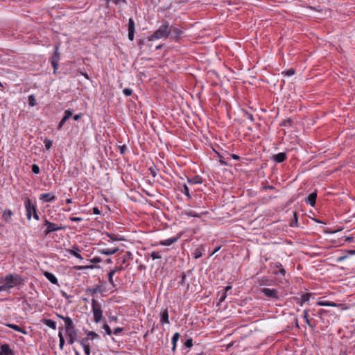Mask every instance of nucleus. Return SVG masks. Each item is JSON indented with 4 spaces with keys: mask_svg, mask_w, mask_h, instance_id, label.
Segmentation results:
<instances>
[{
    "mask_svg": "<svg viewBox=\"0 0 355 355\" xmlns=\"http://www.w3.org/2000/svg\"><path fill=\"white\" fill-rule=\"evenodd\" d=\"M89 340V338L87 336L86 338L85 339H83L81 341H80V345H83L84 344L85 345H89L88 343V340Z\"/></svg>",
    "mask_w": 355,
    "mask_h": 355,
    "instance_id": "obj_49",
    "label": "nucleus"
},
{
    "mask_svg": "<svg viewBox=\"0 0 355 355\" xmlns=\"http://www.w3.org/2000/svg\"><path fill=\"white\" fill-rule=\"evenodd\" d=\"M67 120H68V119H65V117L63 116V118L62 119V120L60 121V123L58 124V130L62 129V126L64 125V124L67 121Z\"/></svg>",
    "mask_w": 355,
    "mask_h": 355,
    "instance_id": "obj_39",
    "label": "nucleus"
},
{
    "mask_svg": "<svg viewBox=\"0 0 355 355\" xmlns=\"http://www.w3.org/2000/svg\"><path fill=\"white\" fill-rule=\"evenodd\" d=\"M44 225L46 226V229L44 231V234L49 235L50 233L58 230H61L64 229V227L62 225H58V224L53 223L45 219Z\"/></svg>",
    "mask_w": 355,
    "mask_h": 355,
    "instance_id": "obj_5",
    "label": "nucleus"
},
{
    "mask_svg": "<svg viewBox=\"0 0 355 355\" xmlns=\"http://www.w3.org/2000/svg\"><path fill=\"white\" fill-rule=\"evenodd\" d=\"M305 322L309 326L311 327V328H313V326L311 324V322H310V320L309 318H306V320H305Z\"/></svg>",
    "mask_w": 355,
    "mask_h": 355,
    "instance_id": "obj_63",
    "label": "nucleus"
},
{
    "mask_svg": "<svg viewBox=\"0 0 355 355\" xmlns=\"http://www.w3.org/2000/svg\"><path fill=\"white\" fill-rule=\"evenodd\" d=\"M83 218L80 217H70V220L73 222H80L82 221Z\"/></svg>",
    "mask_w": 355,
    "mask_h": 355,
    "instance_id": "obj_48",
    "label": "nucleus"
},
{
    "mask_svg": "<svg viewBox=\"0 0 355 355\" xmlns=\"http://www.w3.org/2000/svg\"><path fill=\"white\" fill-rule=\"evenodd\" d=\"M111 1L116 4H119V3H121V2L125 1V0H111Z\"/></svg>",
    "mask_w": 355,
    "mask_h": 355,
    "instance_id": "obj_55",
    "label": "nucleus"
},
{
    "mask_svg": "<svg viewBox=\"0 0 355 355\" xmlns=\"http://www.w3.org/2000/svg\"><path fill=\"white\" fill-rule=\"evenodd\" d=\"M119 250L118 248L111 249H102L100 250L101 254L105 255H111L115 254Z\"/></svg>",
    "mask_w": 355,
    "mask_h": 355,
    "instance_id": "obj_18",
    "label": "nucleus"
},
{
    "mask_svg": "<svg viewBox=\"0 0 355 355\" xmlns=\"http://www.w3.org/2000/svg\"><path fill=\"white\" fill-rule=\"evenodd\" d=\"M51 62L53 67L54 71H55L58 69L59 61H57L56 60H51Z\"/></svg>",
    "mask_w": 355,
    "mask_h": 355,
    "instance_id": "obj_38",
    "label": "nucleus"
},
{
    "mask_svg": "<svg viewBox=\"0 0 355 355\" xmlns=\"http://www.w3.org/2000/svg\"><path fill=\"white\" fill-rule=\"evenodd\" d=\"M69 253L71 254H72L73 256L76 257V258L82 260L83 259V257L82 256L79 254V252H80V249L76 248L75 249H71L69 250Z\"/></svg>",
    "mask_w": 355,
    "mask_h": 355,
    "instance_id": "obj_24",
    "label": "nucleus"
},
{
    "mask_svg": "<svg viewBox=\"0 0 355 355\" xmlns=\"http://www.w3.org/2000/svg\"><path fill=\"white\" fill-rule=\"evenodd\" d=\"M123 270V266H119V267H116L114 270H112V271H114V274L117 272H119L121 270Z\"/></svg>",
    "mask_w": 355,
    "mask_h": 355,
    "instance_id": "obj_51",
    "label": "nucleus"
},
{
    "mask_svg": "<svg viewBox=\"0 0 355 355\" xmlns=\"http://www.w3.org/2000/svg\"><path fill=\"white\" fill-rule=\"evenodd\" d=\"M160 322L162 324H164V323L168 324L169 323L168 313V311L166 309L164 310L162 312Z\"/></svg>",
    "mask_w": 355,
    "mask_h": 355,
    "instance_id": "obj_19",
    "label": "nucleus"
},
{
    "mask_svg": "<svg viewBox=\"0 0 355 355\" xmlns=\"http://www.w3.org/2000/svg\"><path fill=\"white\" fill-rule=\"evenodd\" d=\"M188 182L191 184H201L202 182V178L196 176L191 179H189Z\"/></svg>",
    "mask_w": 355,
    "mask_h": 355,
    "instance_id": "obj_26",
    "label": "nucleus"
},
{
    "mask_svg": "<svg viewBox=\"0 0 355 355\" xmlns=\"http://www.w3.org/2000/svg\"><path fill=\"white\" fill-rule=\"evenodd\" d=\"M13 213L10 209H6L3 211L2 214V218L6 223H10L11 220V217L12 216Z\"/></svg>",
    "mask_w": 355,
    "mask_h": 355,
    "instance_id": "obj_14",
    "label": "nucleus"
},
{
    "mask_svg": "<svg viewBox=\"0 0 355 355\" xmlns=\"http://www.w3.org/2000/svg\"><path fill=\"white\" fill-rule=\"evenodd\" d=\"M347 257H348V255H345V256L340 257L338 258V261H343V260L346 259Z\"/></svg>",
    "mask_w": 355,
    "mask_h": 355,
    "instance_id": "obj_57",
    "label": "nucleus"
},
{
    "mask_svg": "<svg viewBox=\"0 0 355 355\" xmlns=\"http://www.w3.org/2000/svg\"><path fill=\"white\" fill-rule=\"evenodd\" d=\"M80 118V114H76V115L73 116V119H74L75 121H78Z\"/></svg>",
    "mask_w": 355,
    "mask_h": 355,
    "instance_id": "obj_62",
    "label": "nucleus"
},
{
    "mask_svg": "<svg viewBox=\"0 0 355 355\" xmlns=\"http://www.w3.org/2000/svg\"><path fill=\"white\" fill-rule=\"evenodd\" d=\"M93 213L94 214H99L100 211H99V210H98V209L97 207H94L93 208Z\"/></svg>",
    "mask_w": 355,
    "mask_h": 355,
    "instance_id": "obj_56",
    "label": "nucleus"
},
{
    "mask_svg": "<svg viewBox=\"0 0 355 355\" xmlns=\"http://www.w3.org/2000/svg\"><path fill=\"white\" fill-rule=\"evenodd\" d=\"M231 288H232V286H227L225 288V289H224L223 292H225V293H227L229 290H230Z\"/></svg>",
    "mask_w": 355,
    "mask_h": 355,
    "instance_id": "obj_61",
    "label": "nucleus"
},
{
    "mask_svg": "<svg viewBox=\"0 0 355 355\" xmlns=\"http://www.w3.org/2000/svg\"><path fill=\"white\" fill-rule=\"evenodd\" d=\"M62 319L64 322L65 331H67V329L71 330L75 329L72 320L69 317H62Z\"/></svg>",
    "mask_w": 355,
    "mask_h": 355,
    "instance_id": "obj_12",
    "label": "nucleus"
},
{
    "mask_svg": "<svg viewBox=\"0 0 355 355\" xmlns=\"http://www.w3.org/2000/svg\"><path fill=\"white\" fill-rule=\"evenodd\" d=\"M150 173H151L153 177H155V175H156L155 171L153 168H150Z\"/></svg>",
    "mask_w": 355,
    "mask_h": 355,
    "instance_id": "obj_64",
    "label": "nucleus"
},
{
    "mask_svg": "<svg viewBox=\"0 0 355 355\" xmlns=\"http://www.w3.org/2000/svg\"><path fill=\"white\" fill-rule=\"evenodd\" d=\"M293 216H294V221L292 222L291 226H297V216L296 212H293Z\"/></svg>",
    "mask_w": 355,
    "mask_h": 355,
    "instance_id": "obj_45",
    "label": "nucleus"
},
{
    "mask_svg": "<svg viewBox=\"0 0 355 355\" xmlns=\"http://www.w3.org/2000/svg\"><path fill=\"white\" fill-rule=\"evenodd\" d=\"M171 39L173 40H178L180 36L182 34V31L178 27H171Z\"/></svg>",
    "mask_w": 355,
    "mask_h": 355,
    "instance_id": "obj_8",
    "label": "nucleus"
},
{
    "mask_svg": "<svg viewBox=\"0 0 355 355\" xmlns=\"http://www.w3.org/2000/svg\"><path fill=\"white\" fill-rule=\"evenodd\" d=\"M8 326L12 329H15V331H22V330L21 329V328L16 325V324H8Z\"/></svg>",
    "mask_w": 355,
    "mask_h": 355,
    "instance_id": "obj_42",
    "label": "nucleus"
},
{
    "mask_svg": "<svg viewBox=\"0 0 355 355\" xmlns=\"http://www.w3.org/2000/svg\"><path fill=\"white\" fill-rule=\"evenodd\" d=\"M285 73L287 76H291L295 73V70L293 69H289Z\"/></svg>",
    "mask_w": 355,
    "mask_h": 355,
    "instance_id": "obj_47",
    "label": "nucleus"
},
{
    "mask_svg": "<svg viewBox=\"0 0 355 355\" xmlns=\"http://www.w3.org/2000/svg\"><path fill=\"white\" fill-rule=\"evenodd\" d=\"M83 349H84V352L85 353L86 355H90L91 354V351H90V347H89V345H82Z\"/></svg>",
    "mask_w": 355,
    "mask_h": 355,
    "instance_id": "obj_34",
    "label": "nucleus"
},
{
    "mask_svg": "<svg viewBox=\"0 0 355 355\" xmlns=\"http://www.w3.org/2000/svg\"><path fill=\"white\" fill-rule=\"evenodd\" d=\"M286 158V155L285 153H279L273 156V160L277 163H281L284 162Z\"/></svg>",
    "mask_w": 355,
    "mask_h": 355,
    "instance_id": "obj_15",
    "label": "nucleus"
},
{
    "mask_svg": "<svg viewBox=\"0 0 355 355\" xmlns=\"http://www.w3.org/2000/svg\"><path fill=\"white\" fill-rule=\"evenodd\" d=\"M51 60H56L57 61L60 60V53L58 52V46H55V53L51 58Z\"/></svg>",
    "mask_w": 355,
    "mask_h": 355,
    "instance_id": "obj_30",
    "label": "nucleus"
},
{
    "mask_svg": "<svg viewBox=\"0 0 355 355\" xmlns=\"http://www.w3.org/2000/svg\"><path fill=\"white\" fill-rule=\"evenodd\" d=\"M72 111L71 110H67L65 112H64V117L65 119H69L71 116H72Z\"/></svg>",
    "mask_w": 355,
    "mask_h": 355,
    "instance_id": "obj_41",
    "label": "nucleus"
},
{
    "mask_svg": "<svg viewBox=\"0 0 355 355\" xmlns=\"http://www.w3.org/2000/svg\"><path fill=\"white\" fill-rule=\"evenodd\" d=\"M58 336H59V340H60L59 347L61 350H62L63 347H64V337H63V335H62L61 331H59Z\"/></svg>",
    "mask_w": 355,
    "mask_h": 355,
    "instance_id": "obj_27",
    "label": "nucleus"
},
{
    "mask_svg": "<svg viewBox=\"0 0 355 355\" xmlns=\"http://www.w3.org/2000/svg\"><path fill=\"white\" fill-rule=\"evenodd\" d=\"M92 309L94 322H100L103 317V310L101 304L95 299L92 300Z\"/></svg>",
    "mask_w": 355,
    "mask_h": 355,
    "instance_id": "obj_3",
    "label": "nucleus"
},
{
    "mask_svg": "<svg viewBox=\"0 0 355 355\" xmlns=\"http://www.w3.org/2000/svg\"><path fill=\"white\" fill-rule=\"evenodd\" d=\"M245 116L247 119H248L250 121H254V117L253 115L248 112H245Z\"/></svg>",
    "mask_w": 355,
    "mask_h": 355,
    "instance_id": "obj_46",
    "label": "nucleus"
},
{
    "mask_svg": "<svg viewBox=\"0 0 355 355\" xmlns=\"http://www.w3.org/2000/svg\"><path fill=\"white\" fill-rule=\"evenodd\" d=\"M318 304L319 306H331V307L338 306V304H336L335 302H329V301H318Z\"/></svg>",
    "mask_w": 355,
    "mask_h": 355,
    "instance_id": "obj_21",
    "label": "nucleus"
},
{
    "mask_svg": "<svg viewBox=\"0 0 355 355\" xmlns=\"http://www.w3.org/2000/svg\"><path fill=\"white\" fill-rule=\"evenodd\" d=\"M128 39L130 41H132L134 40V35H135V22L132 18H130L128 20Z\"/></svg>",
    "mask_w": 355,
    "mask_h": 355,
    "instance_id": "obj_7",
    "label": "nucleus"
},
{
    "mask_svg": "<svg viewBox=\"0 0 355 355\" xmlns=\"http://www.w3.org/2000/svg\"><path fill=\"white\" fill-rule=\"evenodd\" d=\"M89 292L91 295H94L96 293L97 290L96 288L89 289Z\"/></svg>",
    "mask_w": 355,
    "mask_h": 355,
    "instance_id": "obj_54",
    "label": "nucleus"
},
{
    "mask_svg": "<svg viewBox=\"0 0 355 355\" xmlns=\"http://www.w3.org/2000/svg\"><path fill=\"white\" fill-rule=\"evenodd\" d=\"M317 193L316 192H313L309 195V196L306 198V202L309 204L311 207H314L316 201Z\"/></svg>",
    "mask_w": 355,
    "mask_h": 355,
    "instance_id": "obj_11",
    "label": "nucleus"
},
{
    "mask_svg": "<svg viewBox=\"0 0 355 355\" xmlns=\"http://www.w3.org/2000/svg\"><path fill=\"white\" fill-rule=\"evenodd\" d=\"M85 332L87 336L89 338V340L98 339L100 338L99 335L94 331L85 330Z\"/></svg>",
    "mask_w": 355,
    "mask_h": 355,
    "instance_id": "obj_23",
    "label": "nucleus"
},
{
    "mask_svg": "<svg viewBox=\"0 0 355 355\" xmlns=\"http://www.w3.org/2000/svg\"><path fill=\"white\" fill-rule=\"evenodd\" d=\"M347 253H348V254H350V255H354L355 254V250H347Z\"/></svg>",
    "mask_w": 355,
    "mask_h": 355,
    "instance_id": "obj_59",
    "label": "nucleus"
},
{
    "mask_svg": "<svg viewBox=\"0 0 355 355\" xmlns=\"http://www.w3.org/2000/svg\"><path fill=\"white\" fill-rule=\"evenodd\" d=\"M205 214H206V212L196 213L193 211H188L186 212V214L187 216H191V217H197V218H199V217H200L201 215H203Z\"/></svg>",
    "mask_w": 355,
    "mask_h": 355,
    "instance_id": "obj_25",
    "label": "nucleus"
},
{
    "mask_svg": "<svg viewBox=\"0 0 355 355\" xmlns=\"http://www.w3.org/2000/svg\"><path fill=\"white\" fill-rule=\"evenodd\" d=\"M184 194L187 196H189V188L187 185L184 186Z\"/></svg>",
    "mask_w": 355,
    "mask_h": 355,
    "instance_id": "obj_52",
    "label": "nucleus"
},
{
    "mask_svg": "<svg viewBox=\"0 0 355 355\" xmlns=\"http://www.w3.org/2000/svg\"><path fill=\"white\" fill-rule=\"evenodd\" d=\"M6 289H8V288L6 287V284H3L2 286H0V291H5Z\"/></svg>",
    "mask_w": 355,
    "mask_h": 355,
    "instance_id": "obj_60",
    "label": "nucleus"
},
{
    "mask_svg": "<svg viewBox=\"0 0 355 355\" xmlns=\"http://www.w3.org/2000/svg\"><path fill=\"white\" fill-rule=\"evenodd\" d=\"M150 257L153 260L162 258L161 254H159V252H152L150 254Z\"/></svg>",
    "mask_w": 355,
    "mask_h": 355,
    "instance_id": "obj_32",
    "label": "nucleus"
},
{
    "mask_svg": "<svg viewBox=\"0 0 355 355\" xmlns=\"http://www.w3.org/2000/svg\"><path fill=\"white\" fill-rule=\"evenodd\" d=\"M261 293L268 297L275 299L279 297L277 290L274 288H263L261 289Z\"/></svg>",
    "mask_w": 355,
    "mask_h": 355,
    "instance_id": "obj_6",
    "label": "nucleus"
},
{
    "mask_svg": "<svg viewBox=\"0 0 355 355\" xmlns=\"http://www.w3.org/2000/svg\"><path fill=\"white\" fill-rule=\"evenodd\" d=\"M55 198V196L51 193H42L40 195V200H43L44 202L53 201Z\"/></svg>",
    "mask_w": 355,
    "mask_h": 355,
    "instance_id": "obj_13",
    "label": "nucleus"
},
{
    "mask_svg": "<svg viewBox=\"0 0 355 355\" xmlns=\"http://www.w3.org/2000/svg\"><path fill=\"white\" fill-rule=\"evenodd\" d=\"M32 171L35 174H38L40 173V168L37 164L32 165Z\"/></svg>",
    "mask_w": 355,
    "mask_h": 355,
    "instance_id": "obj_37",
    "label": "nucleus"
},
{
    "mask_svg": "<svg viewBox=\"0 0 355 355\" xmlns=\"http://www.w3.org/2000/svg\"><path fill=\"white\" fill-rule=\"evenodd\" d=\"M0 282H3L6 284V287L8 288H13L18 284H23L22 279L19 275L17 274H9L2 277Z\"/></svg>",
    "mask_w": 355,
    "mask_h": 355,
    "instance_id": "obj_2",
    "label": "nucleus"
},
{
    "mask_svg": "<svg viewBox=\"0 0 355 355\" xmlns=\"http://www.w3.org/2000/svg\"><path fill=\"white\" fill-rule=\"evenodd\" d=\"M42 322L44 324L49 327L50 328L53 329H56V324L54 321L51 320V319H44L42 320Z\"/></svg>",
    "mask_w": 355,
    "mask_h": 355,
    "instance_id": "obj_22",
    "label": "nucleus"
},
{
    "mask_svg": "<svg viewBox=\"0 0 355 355\" xmlns=\"http://www.w3.org/2000/svg\"><path fill=\"white\" fill-rule=\"evenodd\" d=\"M310 293H305L302 295L300 305L302 306L304 302H308L310 300Z\"/></svg>",
    "mask_w": 355,
    "mask_h": 355,
    "instance_id": "obj_28",
    "label": "nucleus"
},
{
    "mask_svg": "<svg viewBox=\"0 0 355 355\" xmlns=\"http://www.w3.org/2000/svg\"><path fill=\"white\" fill-rule=\"evenodd\" d=\"M226 297H227V295H226L225 292H223V293L221 294V295L220 297L218 305H219L221 302H223L225 300Z\"/></svg>",
    "mask_w": 355,
    "mask_h": 355,
    "instance_id": "obj_44",
    "label": "nucleus"
},
{
    "mask_svg": "<svg viewBox=\"0 0 355 355\" xmlns=\"http://www.w3.org/2000/svg\"><path fill=\"white\" fill-rule=\"evenodd\" d=\"M114 275V271H110L108 274V279H109V282L112 284V285H114V281H113V276Z\"/></svg>",
    "mask_w": 355,
    "mask_h": 355,
    "instance_id": "obj_35",
    "label": "nucleus"
},
{
    "mask_svg": "<svg viewBox=\"0 0 355 355\" xmlns=\"http://www.w3.org/2000/svg\"><path fill=\"white\" fill-rule=\"evenodd\" d=\"M202 255V254L200 249L197 248L194 250L193 257L195 259H198V258L201 257Z\"/></svg>",
    "mask_w": 355,
    "mask_h": 355,
    "instance_id": "obj_33",
    "label": "nucleus"
},
{
    "mask_svg": "<svg viewBox=\"0 0 355 355\" xmlns=\"http://www.w3.org/2000/svg\"><path fill=\"white\" fill-rule=\"evenodd\" d=\"M103 328L105 329V331L106 332V334L110 335L112 334L111 329H110V327L107 324H105L103 326Z\"/></svg>",
    "mask_w": 355,
    "mask_h": 355,
    "instance_id": "obj_40",
    "label": "nucleus"
},
{
    "mask_svg": "<svg viewBox=\"0 0 355 355\" xmlns=\"http://www.w3.org/2000/svg\"><path fill=\"white\" fill-rule=\"evenodd\" d=\"M67 335L68 336V342L70 345L73 344L77 338V333L75 329L71 330L67 329Z\"/></svg>",
    "mask_w": 355,
    "mask_h": 355,
    "instance_id": "obj_9",
    "label": "nucleus"
},
{
    "mask_svg": "<svg viewBox=\"0 0 355 355\" xmlns=\"http://www.w3.org/2000/svg\"><path fill=\"white\" fill-rule=\"evenodd\" d=\"M45 277L52 284H58V279L56 277L49 272H44V273Z\"/></svg>",
    "mask_w": 355,
    "mask_h": 355,
    "instance_id": "obj_16",
    "label": "nucleus"
},
{
    "mask_svg": "<svg viewBox=\"0 0 355 355\" xmlns=\"http://www.w3.org/2000/svg\"><path fill=\"white\" fill-rule=\"evenodd\" d=\"M123 93L126 96H130L132 94V90L131 89H129V88H125V89H123Z\"/></svg>",
    "mask_w": 355,
    "mask_h": 355,
    "instance_id": "obj_36",
    "label": "nucleus"
},
{
    "mask_svg": "<svg viewBox=\"0 0 355 355\" xmlns=\"http://www.w3.org/2000/svg\"><path fill=\"white\" fill-rule=\"evenodd\" d=\"M93 266H78V269H85V268H92Z\"/></svg>",
    "mask_w": 355,
    "mask_h": 355,
    "instance_id": "obj_58",
    "label": "nucleus"
},
{
    "mask_svg": "<svg viewBox=\"0 0 355 355\" xmlns=\"http://www.w3.org/2000/svg\"><path fill=\"white\" fill-rule=\"evenodd\" d=\"M44 146H45V148L49 150L51 148V147L52 146V141L49 139H45L44 141Z\"/></svg>",
    "mask_w": 355,
    "mask_h": 355,
    "instance_id": "obj_31",
    "label": "nucleus"
},
{
    "mask_svg": "<svg viewBox=\"0 0 355 355\" xmlns=\"http://www.w3.org/2000/svg\"><path fill=\"white\" fill-rule=\"evenodd\" d=\"M303 313H304L303 317H304V320H306V318H309V311L308 310H304Z\"/></svg>",
    "mask_w": 355,
    "mask_h": 355,
    "instance_id": "obj_53",
    "label": "nucleus"
},
{
    "mask_svg": "<svg viewBox=\"0 0 355 355\" xmlns=\"http://www.w3.org/2000/svg\"><path fill=\"white\" fill-rule=\"evenodd\" d=\"M28 103L31 107H33L36 105L35 98L33 95H31L28 96Z\"/></svg>",
    "mask_w": 355,
    "mask_h": 355,
    "instance_id": "obj_29",
    "label": "nucleus"
},
{
    "mask_svg": "<svg viewBox=\"0 0 355 355\" xmlns=\"http://www.w3.org/2000/svg\"><path fill=\"white\" fill-rule=\"evenodd\" d=\"M0 355H15L12 350L10 349V347L7 344L2 345L1 346Z\"/></svg>",
    "mask_w": 355,
    "mask_h": 355,
    "instance_id": "obj_10",
    "label": "nucleus"
},
{
    "mask_svg": "<svg viewBox=\"0 0 355 355\" xmlns=\"http://www.w3.org/2000/svg\"><path fill=\"white\" fill-rule=\"evenodd\" d=\"M184 345L188 347V348H191L192 346H193V340L191 338L190 339H188L185 343H184Z\"/></svg>",
    "mask_w": 355,
    "mask_h": 355,
    "instance_id": "obj_43",
    "label": "nucleus"
},
{
    "mask_svg": "<svg viewBox=\"0 0 355 355\" xmlns=\"http://www.w3.org/2000/svg\"><path fill=\"white\" fill-rule=\"evenodd\" d=\"M171 33L169 24L166 21L162 24L153 35L148 37V41H153L159 39H166Z\"/></svg>",
    "mask_w": 355,
    "mask_h": 355,
    "instance_id": "obj_1",
    "label": "nucleus"
},
{
    "mask_svg": "<svg viewBox=\"0 0 355 355\" xmlns=\"http://www.w3.org/2000/svg\"><path fill=\"white\" fill-rule=\"evenodd\" d=\"M178 239V237H173L166 240L161 241L159 244L162 245L169 246L171 244L175 243Z\"/></svg>",
    "mask_w": 355,
    "mask_h": 355,
    "instance_id": "obj_17",
    "label": "nucleus"
},
{
    "mask_svg": "<svg viewBox=\"0 0 355 355\" xmlns=\"http://www.w3.org/2000/svg\"><path fill=\"white\" fill-rule=\"evenodd\" d=\"M122 331H123V328L117 327V328H115V329H114V334L115 335H117V334H119V333H121Z\"/></svg>",
    "mask_w": 355,
    "mask_h": 355,
    "instance_id": "obj_50",
    "label": "nucleus"
},
{
    "mask_svg": "<svg viewBox=\"0 0 355 355\" xmlns=\"http://www.w3.org/2000/svg\"><path fill=\"white\" fill-rule=\"evenodd\" d=\"M26 211V216L28 220H31L32 214L33 218L38 220H39V216L37 214L36 207L32 203L30 199H26L24 202Z\"/></svg>",
    "mask_w": 355,
    "mask_h": 355,
    "instance_id": "obj_4",
    "label": "nucleus"
},
{
    "mask_svg": "<svg viewBox=\"0 0 355 355\" xmlns=\"http://www.w3.org/2000/svg\"><path fill=\"white\" fill-rule=\"evenodd\" d=\"M180 337V334L178 332L175 333L172 337V351L175 352L176 349L177 343Z\"/></svg>",
    "mask_w": 355,
    "mask_h": 355,
    "instance_id": "obj_20",
    "label": "nucleus"
}]
</instances>
